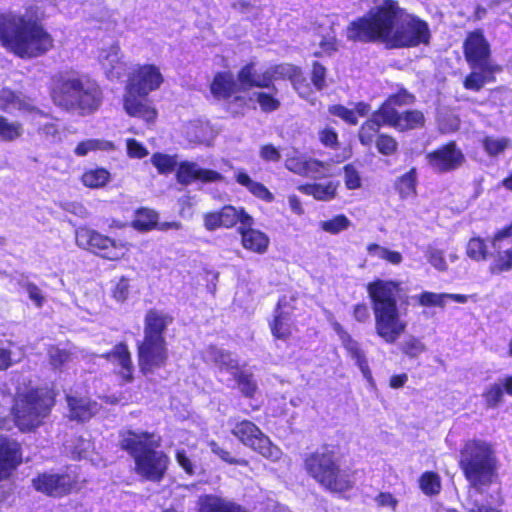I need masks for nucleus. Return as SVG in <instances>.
<instances>
[{
	"mask_svg": "<svg viewBox=\"0 0 512 512\" xmlns=\"http://www.w3.org/2000/svg\"><path fill=\"white\" fill-rule=\"evenodd\" d=\"M348 37L360 41L379 39L390 47H410L428 43L430 32L424 21L405 14L396 2L387 0L351 23Z\"/></svg>",
	"mask_w": 512,
	"mask_h": 512,
	"instance_id": "obj_1",
	"label": "nucleus"
},
{
	"mask_svg": "<svg viewBox=\"0 0 512 512\" xmlns=\"http://www.w3.org/2000/svg\"><path fill=\"white\" fill-rule=\"evenodd\" d=\"M0 42L23 59L42 56L54 46L53 37L30 10L0 15Z\"/></svg>",
	"mask_w": 512,
	"mask_h": 512,
	"instance_id": "obj_2",
	"label": "nucleus"
},
{
	"mask_svg": "<svg viewBox=\"0 0 512 512\" xmlns=\"http://www.w3.org/2000/svg\"><path fill=\"white\" fill-rule=\"evenodd\" d=\"M401 283L377 279L368 283L367 293L372 303L376 334L387 344L395 343L406 331L408 323L397 303Z\"/></svg>",
	"mask_w": 512,
	"mask_h": 512,
	"instance_id": "obj_3",
	"label": "nucleus"
},
{
	"mask_svg": "<svg viewBox=\"0 0 512 512\" xmlns=\"http://www.w3.org/2000/svg\"><path fill=\"white\" fill-rule=\"evenodd\" d=\"M119 444L133 457L138 475L151 481L162 479L169 459L164 452L157 450L160 438L146 431L126 429L120 432Z\"/></svg>",
	"mask_w": 512,
	"mask_h": 512,
	"instance_id": "obj_4",
	"label": "nucleus"
},
{
	"mask_svg": "<svg viewBox=\"0 0 512 512\" xmlns=\"http://www.w3.org/2000/svg\"><path fill=\"white\" fill-rule=\"evenodd\" d=\"M460 466L474 491H469L467 502L469 512H498L496 509L479 504L474 495L481 486L492 481L495 459L491 446L483 441H468L461 451Z\"/></svg>",
	"mask_w": 512,
	"mask_h": 512,
	"instance_id": "obj_5",
	"label": "nucleus"
},
{
	"mask_svg": "<svg viewBox=\"0 0 512 512\" xmlns=\"http://www.w3.org/2000/svg\"><path fill=\"white\" fill-rule=\"evenodd\" d=\"M52 99L66 110H79L82 115L96 111L102 102L98 84L86 77L62 74L55 78Z\"/></svg>",
	"mask_w": 512,
	"mask_h": 512,
	"instance_id": "obj_6",
	"label": "nucleus"
},
{
	"mask_svg": "<svg viewBox=\"0 0 512 512\" xmlns=\"http://www.w3.org/2000/svg\"><path fill=\"white\" fill-rule=\"evenodd\" d=\"M304 468L310 477L330 492H345L354 484L353 474L348 469L341 468L338 452L328 446L307 454Z\"/></svg>",
	"mask_w": 512,
	"mask_h": 512,
	"instance_id": "obj_7",
	"label": "nucleus"
},
{
	"mask_svg": "<svg viewBox=\"0 0 512 512\" xmlns=\"http://www.w3.org/2000/svg\"><path fill=\"white\" fill-rule=\"evenodd\" d=\"M53 405V395L46 388L19 389L13 407L16 425L23 431L39 427Z\"/></svg>",
	"mask_w": 512,
	"mask_h": 512,
	"instance_id": "obj_8",
	"label": "nucleus"
},
{
	"mask_svg": "<svg viewBox=\"0 0 512 512\" xmlns=\"http://www.w3.org/2000/svg\"><path fill=\"white\" fill-rule=\"evenodd\" d=\"M208 363H213L220 374L228 373L232 376L236 387L248 398H252L257 391V383L252 373L239 367L238 360L229 352L210 346L203 354Z\"/></svg>",
	"mask_w": 512,
	"mask_h": 512,
	"instance_id": "obj_9",
	"label": "nucleus"
},
{
	"mask_svg": "<svg viewBox=\"0 0 512 512\" xmlns=\"http://www.w3.org/2000/svg\"><path fill=\"white\" fill-rule=\"evenodd\" d=\"M231 433L243 445L270 461L277 462L283 455L282 450L273 444L270 438L249 420L236 422L231 429Z\"/></svg>",
	"mask_w": 512,
	"mask_h": 512,
	"instance_id": "obj_10",
	"label": "nucleus"
},
{
	"mask_svg": "<svg viewBox=\"0 0 512 512\" xmlns=\"http://www.w3.org/2000/svg\"><path fill=\"white\" fill-rule=\"evenodd\" d=\"M75 239L79 247L91 250L112 261L123 258L127 250L125 243L117 242L87 227L78 228Z\"/></svg>",
	"mask_w": 512,
	"mask_h": 512,
	"instance_id": "obj_11",
	"label": "nucleus"
},
{
	"mask_svg": "<svg viewBox=\"0 0 512 512\" xmlns=\"http://www.w3.org/2000/svg\"><path fill=\"white\" fill-rule=\"evenodd\" d=\"M464 56L471 69L500 71L491 60L490 44L480 30L470 32L463 44Z\"/></svg>",
	"mask_w": 512,
	"mask_h": 512,
	"instance_id": "obj_12",
	"label": "nucleus"
},
{
	"mask_svg": "<svg viewBox=\"0 0 512 512\" xmlns=\"http://www.w3.org/2000/svg\"><path fill=\"white\" fill-rule=\"evenodd\" d=\"M164 82L160 68L153 64L137 66L130 74L125 93L148 96L158 90Z\"/></svg>",
	"mask_w": 512,
	"mask_h": 512,
	"instance_id": "obj_13",
	"label": "nucleus"
},
{
	"mask_svg": "<svg viewBox=\"0 0 512 512\" xmlns=\"http://www.w3.org/2000/svg\"><path fill=\"white\" fill-rule=\"evenodd\" d=\"M168 349L165 340L146 339L138 344V364L143 374H149L165 366Z\"/></svg>",
	"mask_w": 512,
	"mask_h": 512,
	"instance_id": "obj_14",
	"label": "nucleus"
},
{
	"mask_svg": "<svg viewBox=\"0 0 512 512\" xmlns=\"http://www.w3.org/2000/svg\"><path fill=\"white\" fill-rule=\"evenodd\" d=\"M75 484L76 477L69 473H43L32 480V485L36 491L53 497L67 495Z\"/></svg>",
	"mask_w": 512,
	"mask_h": 512,
	"instance_id": "obj_15",
	"label": "nucleus"
},
{
	"mask_svg": "<svg viewBox=\"0 0 512 512\" xmlns=\"http://www.w3.org/2000/svg\"><path fill=\"white\" fill-rule=\"evenodd\" d=\"M430 167L436 172H448L459 168L465 160L460 149L450 142L426 155Z\"/></svg>",
	"mask_w": 512,
	"mask_h": 512,
	"instance_id": "obj_16",
	"label": "nucleus"
},
{
	"mask_svg": "<svg viewBox=\"0 0 512 512\" xmlns=\"http://www.w3.org/2000/svg\"><path fill=\"white\" fill-rule=\"evenodd\" d=\"M295 298L284 295L279 299L275 308L273 320L270 322V329L274 337L286 339L291 334V315L294 310Z\"/></svg>",
	"mask_w": 512,
	"mask_h": 512,
	"instance_id": "obj_17",
	"label": "nucleus"
},
{
	"mask_svg": "<svg viewBox=\"0 0 512 512\" xmlns=\"http://www.w3.org/2000/svg\"><path fill=\"white\" fill-rule=\"evenodd\" d=\"M177 181L183 185H189L194 181L202 183H216L224 180V176L212 169H204L196 162L183 161L176 172Z\"/></svg>",
	"mask_w": 512,
	"mask_h": 512,
	"instance_id": "obj_18",
	"label": "nucleus"
},
{
	"mask_svg": "<svg viewBox=\"0 0 512 512\" xmlns=\"http://www.w3.org/2000/svg\"><path fill=\"white\" fill-rule=\"evenodd\" d=\"M271 73L272 81L276 79L288 78L299 96L307 99L312 105L315 104V98L311 97L312 92L302 71L291 64H280L267 69Z\"/></svg>",
	"mask_w": 512,
	"mask_h": 512,
	"instance_id": "obj_19",
	"label": "nucleus"
},
{
	"mask_svg": "<svg viewBox=\"0 0 512 512\" xmlns=\"http://www.w3.org/2000/svg\"><path fill=\"white\" fill-rule=\"evenodd\" d=\"M98 60L104 73L111 80H118L125 73L126 64L123 61L121 49L116 43L100 49Z\"/></svg>",
	"mask_w": 512,
	"mask_h": 512,
	"instance_id": "obj_20",
	"label": "nucleus"
},
{
	"mask_svg": "<svg viewBox=\"0 0 512 512\" xmlns=\"http://www.w3.org/2000/svg\"><path fill=\"white\" fill-rule=\"evenodd\" d=\"M68 417L70 420L83 422L92 418L99 411V404L89 397L79 394L66 396Z\"/></svg>",
	"mask_w": 512,
	"mask_h": 512,
	"instance_id": "obj_21",
	"label": "nucleus"
},
{
	"mask_svg": "<svg viewBox=\"0 0 512 512\" xmlns=\"http://www.w3.org/2000/svg\"><path fill=\"white\" fill-rule=\"evenodd\" d=\"M146 95L125 93L124 110L129 116L137 117L147 123H153L157 118V110L146 99Z\"/></svg>",
	"mask_w": 512,
	"mask_h": 512,
	"instance_id": "obj_22",
	"label": "nucleus"
},
{
	"mask_svg": "<svg viewBox=\"0 0 512 512\" xmlns=\"http://www.w3.org/2000/svg\"><path fill=\"white\" fill-rule=\"evenodd\" d=\"M384 116L388 126L400 131L415 129L424 124V115L418 110L406 111L400 114L395 109L385 106Z\"/></svg>",
	"mask_w": 512,
	"mask_h": 512,
	"instance_id": "obj_23",
	"label": "nucleus"
},
{
	"mask_svg": "<svg viewBox=\"0 0 512 512\" xmlns=\"http://www.w3.org/2000/svg\"><path fill=\"white\" fill-rule=\"evenodd\" d=\"M104 357L115 366L117 369L116 373L124 382H131L133 380L134 365L126 344L120 343L116 345Z\"/></svg>",
	"mask_w": 512,
	"mask_h": 512,
	"instance_id": "obj_24",
	"label": "nucleus"
},
{
	"mask_svg": "<svg viewBox=\"0 0 512 512\" xmlns=\"http://www.w3.org/2000/svg\"><path fill=\"white\" fill-rule=\"evenodd\" d=\"M20 462V445L14 440L0 438V479L7 477Z\"/></svg>",
	"mask_w": 512,
	"mask_h": 512,
	"instance_id": "obj_25",
	"label": "nucleus"
},
{
	"mask_svg": "<svg viewBox=\"0 0 512 512\" xmlns=\"http://www.w3.org/2000/svg\"><path fill=\"white\" fill-rule=\"evenodd\" d=\"M171 321L167 314L154 309L149 310L144 321V338L165 340L163 333Z\"/></svg>",
	"mask_w": 512,
	"mask_h": 512,
	"instance_id": "obj_26",
	"label": "nucleus"
},
{
	"mask_svg": "<svg viewBox=\"0 0 512 512\" xmlns=\"http://www.w3.org/2000/svg\"><path fill=\"white\" fill-rule=\"evenodd\" d=\"M238 82L240 90H246L251 87L270 88L272 84V76L268 70L258 73L256 72L253 64H248L239 71Z\"/></svg>",
	"mask_w": 512,
	"mask_h": 512,
	"instance_id": "obj_27",
	"label": "nucleus"
},
{
	"mask_svg": "<svg viewBox=\"0 0 512 512\" xmlns=\"http://www.w3.org/2000/svg\"><path fill=\"white\" fill-rule=\"evenodd\" d=\"M239 232L245 249L258 254H263L267 251L270 240L264 232L252 228V225L240 226Z\"/></svg>",
	"mask_w": 512,
	"mask_h": 512,
	"instance_id": "obj_28",
	"label": "nucleus"
},
{
	"mask_svg": "<svg viewBox=\"0 0 512 512\" xmlns=\"http://www.w3.org/2000/svg\"><path fill=\"white\" fill-rule=\"evenodd\" d=\"M285 167L300 176H316L323 173V164L318 160L307 158L302 155L288 156L285 160Z\"/></svg>",
	"mask_w": 512,
	"mask_h": 512,
	"instance_id": "obj_29",
	"label": "nucleus"
},
{
	"mask_svg": "<svg viewBox=\"0 0 512 512\" xmlns=\"http://www.w3.org/2000/svg\"><path fill=\"white\" fill-rule=\"evenodd\" d=\"M211 93L218 99H226L240 90L230 72H219L214 76L210 86Z\"/></svg>",
	"mask_w": 512,
	"mask_h": 512,
	"instance_id": "obj_30",
	"label": "nucleus"
},
{
	"mask_svg": "<svg viewBox=\"0 0 512 512\" xmlns=\"http://www.w3.org/2000/svg\"><path fill=\"white\" fill-rule=\"evenodd\" d=\"M415 299L418 301L419 305L423 307L444 308L446 305V300H452L457 303L463 304L468 301V296L462 294L435 293L430 291H424L419 295L415 296Z\"/></svg>",
	"mask_w": 512,
	"mask_h": 512,
	"instance_id": "obj_31",
	"label": "nucleus"
},
{
	"mask_svg": "<svg viewBox=\"0 0 512 512\" xmlns=\"http://www.w3.org/2000/svg\"><path fill=\"white\" fill-rule=\"evenodd\" d=\"M236 182L245 187L253 196L271 203L274 200V195L262 183L253 180L244 170L239 169L235 172Z\"/></svg>",
	"mask_w": 512,
	"mask_h": 512,
	"instance_id": "obj_32",
	"label": "nucleus"
},
{
	"mask_svg": "<svg viewBox=\"0 0 512 512\" xmlns=\"http://www.w3.org/2000/svg\"><path fill=\"white\" fill-rule=\"evenodd\" d=\"M198 504L199 512H247L241 506L213 495L200 497Z\"/></svg>",
	"mask_w": 512,
	"mask_h": 512,
	"instance_id": "obj_33",
	"label": "nucleus"
},
{
	"mask_svg": "<svg viewBox=\"0 0 512 512\" xmlns=\"http://www.w3.org/2000/svg\"><path fill=\"white\" fill-rule=\"evenodd\" d=\"M382 125H387L384 116V107H380L378 111L373 113L371 119L366 121L360 128L359 139L363 145H370L373 141L374 135Z\"/></svg>",
	"mask_w": 512,
	"mask_h": 512,
	"instance_id": "obj_34",
	"label": "nucleus"
},
{
	"mask_svg": "<svg viewBox=\"0 0 512 512\" xmlns=\"http://www.w3.org/2000/svg\"><path fill=\"white\" fill-rule=\"evenodd\" d=\"M337 185L332 182L325 183H312L300 185L298 190L303 194L313 196L316 200L319 201H329L333 199L336 195Z\"/></svg>",
	"mask_w": 512,
	"mask_h": 512,
	"instance_id": "obj_35",
	"label": "nucleus"
},
{
	"mask_svg": "<svg viewBox=\"0 0 512 512\" xmlns=\"http://www.w3.org/2000/svg\"><path fill=\"white\" fill-rule=\"evenodd\" d=\"M220 211L225 228H231L238 222L242 225H253V218L243 208H236L231 205L224 206Z\"/></svg>",
	"mask_w": 512,
	"mask_h": 512,
	"instance_id": "obj_36",
	"label": "nucleus"
},
{
	"mask_svg": "<svg viewBox=\"0 0 512 512\" xmlns=\"http://www.w3.org/2000/svg\"><path fill=\"white\" fill-rule=\"evenodd\" d=\"M344 348L347 350L349 355L355 360L356 365L361 370L363 376L367 379H371V371L368 366V362L364 351L361 349L359 343L355 341L351 336L341 342Z\"/></svg>",
	"mask_w": 512,
	"mask_h": 512,
	"instance_id": "obj_37",
	"label": "nucleus"
},
{
	"mask_svg": "<svg viewBox=\"0 0 512 512\" xmlns=\"http://www.w3.org/2000/svg\"><path fill=\"white\" fill-rule=\"evenodd\" d=\"M115 150V144L112 141L105 139H86L77 144L74 149L75 155L78 157H84L91 152L97 151H113Z\"/></svg>",
	"mask_w": 512,
	"mask_h": 512,
	"instance_id": "obj_38",
	"label": "nucleus"
},
{
	"mask_svg": "<svg viewBox=\"0 0 512 512\" xmlns=\"http://www.w3.org/2000/svg\"><path fill=\"white\" fill-rule=\"evenodd\" d=\"M111 180L110 172L105 168L86 170L81 177L84 186L92 189L102 188Z\"/></svg>",
	"mask_w": 512,
	"mask_h": 512,
	"instance_id": "obj_39",
	"label": "nucleus"
},
{
	"mask_svg": "<svg viewBox=\"0 0 512 512\" xmlns=\"http://www.w3.org/2000/svg\"><path fill=\"white\" fill-rule=\"evenodd\" d=\"M78 353H83V351H79L78 349H63L58 346H51L48 349V356L50 364L54 368H61L69 362H72L74 358L78 357Z\"/></svg>",
	"mask_w": 512,
	"mask_h": 512,
	"instance_id": "obj_40",
	"label": "nucleus"
},
{
	"mask_svg": "<svg viewBox=\"0 0 512 512\" xmlns=\"http://www.w3.org/2000/svg\"><path fill=\"white\" fill-rule=\"evenodd\" d=\"M497 71H486L484 69H473L465 78L464 87L469 90L479 91L487 82L493 80V74Z\"/></svg>",
	"mask_w": 512,
	"mask_h": 512,
	"instance_id": "obj_41",
	"label": "nucleus"
},
{
	"mask_svg": "<svg viewBox=\"0 0 512 512\" xmlns=\"http://www.w3.org/2000/svg\"><path fill=\"white\" fill-rule=\"evenodd\" d=\"M416 182L417 173L415 168H412L399 178L396 188L402 199L416 195Z\"/></svg>",
	"mask_w": 512,
	"mask_h": 512,
	"instance_id": "obj_42",
	"label": "nucleus"
},
{
	"mask_svg": "<svg viewBox=\"0 0 512 512\" xmlns=\"http://www.w3.org/2000/svg\"><path fill=\"white\" fill-rule=\"evenodd\" d=\"M367 251L370 256L385 260L393 265H399L403 260V257L400 252L390 250L378 244L368 245Z\"/></svg>",
	"mask_w": 512,
	"mask_h": 512,
	"instance_id": "obj_43",
	"label": "nucleus"
},
{
	"mask_svg": "<svg viewBox=\"0 0 512 512\" xmlns=\"http://www.w3.org/2000/svg\"><path fill=\"white\" fill-rule=\"evenodd\" d=\"M482 146L489 156L495 157L502 154L510 146V139L486 136L482 140Z\"/></svg>",
	"mask_w": 512,
	"mask_h": 512,
	"instance_id": "obj_44",
	"label": "nucleus"
},
{
	"mask_svg": "<svg viewBox=\"0 0 512 512\" xmlns=\"http://www.w3.org/2000/svg\"><path fill=\"white\" fill-rule=\"evenodd\" d=\"M419 485L422 492L426 495H437L441 490V480L437 473L427 471L419 479Z\"/></svg>",
	"mask_w": 512,
	"mask_h": 512,
	"instance_id": "obj_45",
	"label": "nucleus"
},
{
	"mask_svg": "<svg viewBox=\"0 0 512 512\" xmlns=\"http://www.w3.org/2000/svg\"><path fill=\"white\" fill-rule=\"evenodd\" d=\"M22 125L18 122L9 121L0 116V139L3 141H14L22 135Z\"/></svg>",
	"mask_w": 512,
	"mask_h": 512,
	"instance_id": "obj_46",
	"label": "nucleus"
},
{
	"mask_svg": "<svg viewBox=\"0 0 512 512\" xmlns=\"http://www.w3.org/2000/svg\"><path fill=\"white\" fill-rule=\"evenodd\" d=\"M273 92H255L253 95L264 112H272L280 107V101L276 98L277 89L271 84Z\"/></svg>",
	"mask_w": 512,
	"mask_h": 512,
	"instance_id": "obj_47",
	"label": "nucleus"
},
{
	"mask_svg": "<svg viewBox=\"0 0 512 512\" xmlns=\"http://www.w3.org/2000/svg\"><path fill=\"white\" fill-rule=\"evenodd\" d=\"M157 223V214L149 209H140L132 222L135 229L147 231L152 229Z\"/></svg>",
	"mask_w": 512,
	"mask_h": 512,
	"instance_id": "obj_48",
	"label": "nucleus"
},
{
	"mask_svg": "<svg viewBox=\"0 0 512 512\" xmlns=\"http://www.w3.org/2000/svg\"><path fill=\"white\" fill-rule=\"evenodd\" d=\"M350 225L351 221L343 214L336 215L329 220L320 222V228L330 234H338L347 230Z\"/></svg>",
	"mask_w": 512,
	"mask_h": 512,
	"instance_id": "obj_49",
	"label": "nucleus"
},
{
	"mask_svg": "<svg viewBox=\"0 0 512 512\" xmlns=\"http://www.w3.org/2000/svg\"><path fill=\"white\" fill-rule=\"evenodd\" d=\"M92 447L90 440L77 437L65 445V449L74 459H80L86 456L88 450Z\"/></svg>",
	"mask_w": 512,
	"mask_h": 512,
	"instance_id": "obj_50",
	"label": "nucleus"
},
{
	"mask_svg": "<svg viewBox=\"0 0 512 512\" xmlns=\"http://www.w3.org/2000/svg\"><path fill=\"white\" fill-rule=\"evenodd\" d=\"M151 162L161 174L172 172L177 165V161L174 156L162 153H155L151 157Z\"/></svg>",
	"mask_w": 512,
	"mask_h": 512,
	"instance_id": "obj_51",
	"label": "nucleus"
},
{
	"mask_svg": "<svg viewBox=\"0 0 512 512\" xmlns=\"http://www.w3.org/2000/svg\"><path fill=\"white\" fill-rule=\"evenodd\" d=\"M209 128L201 122H194L187 126L186 134L192 143H208L207 132Z\"/></svg>",
	"mask_w": 512,
	"mask_h": 512,
	"instance_id": "obj_52",
	"label": "nucleus"
},
{
	"mask_svg": "<svg viewBox=\"0 0 512 512\" xmlns=\"http://www.w3.org/2000/svg\"><path fill=\"white\" fill-rule=\"evenodd\" d=\"M25 103L13 91L9 89L0 90V109L11 110V109H24Z\"/></svg>",
	"mask_w": 512,
	"mask_h": 512,
	"instance_id": "obj_53",
	"label": "nucleus"
},
{
	"mask_svg": "<svg viewBox=\"0 0 512 512\" xmlns=\"http://www.w3.org/2000/svg\"><path fill=\"white\" fill-rule=\"evenodd\" d=\"M428 262L438 271H447L448 265L444 257V251L433 246H428L425 251Z\"/></svg>",
	"mask_w": 512,
	"mask_h": 512,
	"instance_id": "obj_54",
	"label": "nucleus"
},
{
	"mask_svg": "<svg viewBox=\"0 0 512 512\" xmlns=\"http://www.w3.org/2000/svg\"><path fill=\"white\" fill-rule=\"evenodd\" d=\"M467 255L476 261L484 260L487 256L484 241L480 238H472L467 245Z\"/></svg>",
	"mask_w": 512,
	"mask_h": 512,
	"instance_id": "obj_55",
	"label": "nucleus"
},
{
	"mask_svg": "<svg viewBox=\"0 0 512 512\" xmlns=\"http://www.w3.org/2000/svg\"><path fill=\"white\" fill-rule=\"evenodd\" d=\"M426 350L425 344L415 337H409L402 344V351L409 357L416 358Z\"/></svg>",
	"mask_w": 512,
	"mask_h": 512,
	"instance_id": "obj_56",
	"label": "nucleus"
},
{
	"mask_svg": "<svg viewBox=\"0 0 512 512\" xmlns=\"http://www.w3.org/2000/svg\"><path fill=\"white\" fill-rule=\"evenodd\" d=\"M129 292H130V284H129V279L122 276L120 277L114 287L112 288V297L117 301V302H125L129 296Z\"/></svg>",
	"mask_w": 512,
	"mask_h": 512,
	"instance_id": "obj_57",
	"label": "nucleus"
},
{
	"mask_svg": "<svg viewBox=\"0 0 512 512\" xmlns=\"http://www.w3.org/2000/svg\"><path fill=\"white\" fill-rule=\"evenodd\" d=\"M414 96L406 90H400L397 94L391 95L387 101L381 106H388L390 109H395V106H404L412 104Z\"/></svg>",
	"mask_w": 512,
	"mask_h": 512,
	"instance_id": "obj_58",
	"label": "nucleus"
},
{
	"mask_svg": "<svg viewBox=\"0 0 512 512\" xmlns=\"http://www.w3.org/2000/svg\"><path fill=\"white\" fill-rule=\"evenodd\" d=\"M376 147L381 154L389 156L396 152L397 142L393 137L381 134L377 138Z\"/></svg>",
	"mask_w": 512,
	"mask_h": 512,
	"instance_id": "obj_59",
	"label": "nucleus"
},
{
	"mask_svg": "<svg viewBox=\"0 0 512 512\" xmlns=\"http://www.w3.org/2000/svg\"><path fill=\"white\" fill-rule=\"evenodd\" d=\"M503 387L500 383L491 385L484 393V398L488 407H496L502 400Z\"/></svg>",
	"mask_w": 512,
	"mask_h": 512,
	"instance_id": "obj_60",
	"label": "nucleus"
},
{
	"mask_svg": "<svg viewBox=\"0 0 512 512\" xmlns=\"http://www.w3.org/2000/svg\"><path fill=\"white\" fill-rule=\"evenodd\" d=\"M344 182L348 189L354 190L361 187V177L357 169L348 164L344 167Z\"/></svg>",
	"mask_w": 512,
	"mask_h": 512,
	"instance_id": "obj_61",
	"label": "nucleus"
},
{
	"mask_svg": "<svg viewBox=\"0 0 512 512\" xmlns=\"http://www.w3.org/2000/svg\"><path fill=\"white\" fill-rule=\"evenodd\" d=\"M311 81L319 91L326 87V68L318 62L313 63Z\"/></svg>",
	"mask_w": 512,
	"mask_h": 512,
	"instance_id": "obj_62",
	"label": "nucleus"
},
{
	"mask_svg": "<svg viewBox=\"0 0 512 512\" xmlns=\"http://www.w3.org/2000/svg\"><path fill=\"white\" fill-rule=\"evenodd\" d=\"M329 112L337 117H340L345 122L356 125L358 118L353 109H348L343 105H333L329 107Z\"/></svg>",
	"mask_w": 512,
	"mask_h": 512,
	"instance_id": "obj_63",
	"label": "nucleus"
},
{
	"mask_svg": "<svg viewBox=\"0 0 512 512\" xmlns=\"http://www.w3.org/2000/svg\"><path fill=\"white\" fill-rule=\"evenodd\" d=\"M512 268V250L508 249L503 254H500L492 267V272L499 273L508 271Z\"/></svg>",
	"mask_w": 512,
	"mask_h": 512,
	"instance_id": "obj_64",
	"label": "nucleus"
}]
</instances>
